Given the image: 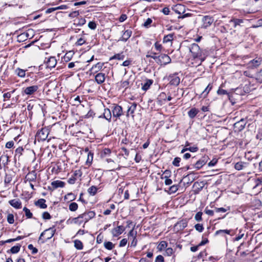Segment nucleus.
Returning a JSON list of instances; mask_svg holds the SVG:
<instances>
[{
    "label": "nucleus",
    "instance_id": "f257e3e1",
    "mask_svg": "<svg viewBox=\"0 0 262 262\" xmlns=\"http://www.w3.org/2000/svg\"><path fill=\"white\" fill-rule=\"evenodd\" d=\"M189 51L192 53L194 58H199L201 62H203L205 57L203 56L202 52L199 46L196 43H192L189 47Z\"/></svg>",
    "mask_w": 262,
    "mask_h": 262
},
{
    "label": "nucleus",
    "instance_id": "f03ea898",
    "mask_svg": "<svg viewBox=\"0 0 262 262\" xmlns=\"http://www.w3.org/2000/svg\"><path fill=\"white\" fill-rule=\"evenodd\" d=\"M56 232L55 226H52L42 232L39 236V240L42 241V243L46 242L47 240L51 239Z\"/></svg>",
    "mask_w": 262,
    "mask_h": 262
},
{
    "label": "nucleus",
    "instance_id": "7ed1b4c3",
    "mask_svg": "<svg viewBox=\"0 0 262 262\" xmlns=\"http://www.w3.org/2000/svg\"><path fill=\"white\" fill-rule=\"evenodd\" d=\"M172 10L177 13L180 14V16H178L179 18L183 19L186 17L189 16L191 15L190 13H186L183 14L185 11V7L184 5L182 4H177L174 6L172 8Z\"/></svg>",
    "mask_w": 262,
    "mask_h": 262
},
{
    "label": "nucleus",
    "instance_id": "20e7f679",
    "mask_svg": "<svg viewBox=\"0 0 262 262\" xmlns=\"http://www.w3.org/2000/svg\"><path fill=\"white\" fill-rule=\"evenodd\" d=\"M49 134V129L46 128H43L38 131L36 137L37 138L38 141H43L47 138Z\"/></svg>",
    "mask_w": 262,
    "mask_h": 262
},
{
    "label": "nucleus",
    "instance_id": "39448f33",
    "mask_svg": "<svg viewBox=\"0 0 262 262\" xmlns=\"http://www.w3.org/2000/svg\"><path fill=\"white\" fill-rule=\"evenodd\" d=\"M171 58L169 56L165 54H161L158 56L157 63L160 65H166L170 63Z\"/></svg>",
    "mask_w": 262,
    "mask_h": 262
},
{
    "label": "nucleus",
    "instance_id": "423d86ee",
    "mask_svg": "<svg viewBox=\"0 0 262 262\" xmlns=\"http://www.w3.org/2000/svg\"><path fill=\"white\" fill-rule=\"evenodd\" d=\"M214 21V19L212 17L210 16H205L203 17L202 21V27L203 28H207L211 26Z\"/></svg>",
    "mask_w": 262,
    "mask_h": 262
},
{
    "label": "nucleus",
    "instance_id": "0eeeda50",
    "mask_svg": "<svg viewBox=\"0 0 262 262\" xmlns=\"http://www.w3.org/2000/svg\"><path fill=\"white\" fill-rule=\"evenodd\" d=\"M112 113L114 117L119 118L123 115L122 107L119 105H115L113 106Z\"/></svg>",
    "mask_w": 262,
    "mask_h": 262
},
{
    "label": "nucleus",
    "instance_id": "6e6552de",
    "mask_svg": "<svg viewBox=\"0 0 262 262\" xmlns=\"http://www.w3.org/2000/svg\"><path fill=\"white\" fill-rule=\"evenodd\" d=\"M187 226V222L186 220H181L177 222L174 226V230L179 232L183 230Z\"/></svg>",
    "mask_w": 262,
    "mask_h": 262
},
{
    "label": "nucleus",
    "instance_id": "1a4fd4ad",
    "mask_svg": "<svg viewBox=\"0 0 262 262\" xmlns=\"http://www.w3.org/2000/svg\"><path fill=\"white\" fill-rule=\"evenodd\" d=\"M95 213L94 211H90L87 212H84L81 214H80V217H82L84 222L86 223L90 220L93 219L95 216Z\"/></svg>",
    "mask_w": 262,
    "mask_h": 262
},
{
    "label": "nucleus",
    "instance_id": "9d476101",
    "mask_svg": "<svg viewBox=\"0 0 262 262\" xmlns=\"http://www.w3.org/2000/svg\"><path fill=\"white\" fill-rule=\"evenodd\" d=\"M136 107H137V104L135 102L130 103V105H128V106H127L126 117H128L130 115L132 118L133 119H134V113L136 110Z\"/></svg>",
    "mask_w": 262,
    "mask_h": 262
},
{
    "label": "nucleus",
    "instance_id": "9b49d317",
    "mask_svg": "<svg viewBox=\"0 0 262 262\" xmlns=\"http://www.w3.org/2000/svg\"><path fill=\"white\" fill-rule=\"evenodd\" d=\"M47 68L50 69L54 68L57 63V60L55 57L51 56L47 60L45 61Z\"/></svg>",
    "mask_w": 262,
    "mask_h": 262
},
{
    "label": "nucleus",
    "instance_id": "f8f14e48",
    "mask_svg": "<svg viewBox=\"0 0 262 262\" xmlns=\"http://www.w3.org/2000/svg\"><path fill=\"white\" fill-rule=\"evenodd\" d=\"M125 230V228L123 226H118L111 231V233L113 237H117L121 234Z\"/></svg>",
    "mask_w": 262,
    "mask_h": 262
},
{
    "label": "nucleus",
    "instance_id": "ddd939ff",
    "mask_svg": "<svg viewBox=\"0 0 262 262\" xmlns=\"http://www.w3.org/2000/svg\"><path fill=\"white\" fill-rule=\"evenodd\" d=\"M9 156L5 152L0 157V168L5 167L8 163Z\"/></svg>",
    "mask_w": 262,
    "mask_h": 262
},
{
    "label": "nucleus",
    "instance_id": "4468645a",
    "mask_svg": "<svg viewBox=\"0 0 262 262\" xmlns=\"http://www.w3.org/2000/svg\"><path fill=\"white\" fill-rule=\"evenodd\" d=\"M9 204L15 209H20L22 207L21 201L18 199H15L9 201Z\"/></svg>",
    "mask_w": 262,
    "mask_h": 262
},
{
    "label": "nucleus",
    "instance_id": "2eb2a0df",
    "mask_svg": "<svg viewBox=\"0 0 262 262\" xmlns=\"http://www.w3.org/2000/svg\"><path fill=\"white\" fill-rule=\"evenodd\" d=\"M246 123L247 122L245 119H241L239 121L234 123V127L238 131H241L245 128Z\"/></svg>",
    "mask_w": 262,
    "mask_h": 262
},
{
    "label": "nucleus",
    "instance_id": "dca6fc26",
    "mask_svg": "<svg viewBox=\"0 0 262 262\" xmlns=\"http://www.w3.org/2000/svg\"><path fill=\"white\" fill-rule=\"evenodd\" d=\"M95 80L98 84H101L105 80V74L103 73H98L95 75Z\"/></svg>",
    "mask_w": 262,
    "mask_h": 262
},
{
    "label": "nucleus",
    "instance_id": "f3484780",
    "mask_svg": "<svg viewBox=\"0 0 262 262\" xmlns=\"http://www.w3.org/2000/svg\"><path fill=\"white\" fill-rule=\"evenodd\" d=\"M38 89L37 85H32L30 86L27 87L24 90V93L28 95H31L34 94Z\"/></svg>",
    "mask_w": 262,
    "mask_h": 262
},
{
    "label": "nucleus",
    "instance_id": "a211bd4d",
    "mask_svg": "<svg viewBox=\"0 0 262 262\" xmlns=\"http://www.w3.org/2000/svg\"><path fill=\"white\" fill-rule=\"evenodd\" d=\"M36 173L35 171L29 172L26 177V181L29 182L36 181Z\"/></svg>",
    "mask_w": 262,
    "mask_h": 262
},
{
    "label": "nucleus",
    "instance_id": "6ab92c4d",
    "mask_svg": "<svg viewBox=\"0 0 262 262\" xmlns=\"http://www.w3.org/2000/svg\"><path fill=\"white\" fill-rule=\"evenodd\" d=\"M132 31L130 30H127L123 33L122 36L119 39V41H126L131 36Z\"/></svg>",
    "mask_w": 262,
    "mask_h": 262
},
{
    "label": "nucleus",
    "instance_id": "aec40b11",
    "mask_svg": "<svg viewBox=\"0 0 262 262\" xmlns=\"http://www.w3.org/2000/svg\"><path fill=\"white\" fill-rule=\"evenodd\" d=\"M51 185L53 189L62 188L64 186V182L59 180L54 181L51 183Z\"/></svg>",
    "mask_w": 262,
    "mask_h": 262
},
{
    "label": "nucleus",
    "instance_id": "412c9836",
    "mask_svg": "<svg viewBox=\"0 0 262 262\" xmlns=\"http://www.w3.org/2000/svg\"><path fill=\"white\" fill-rule=\"evenodd\" d=\"M68 222H70V223H74L75 224L80 225L83 222L82 217H80V215L77 217H74L72 219H69L68 220Z\"/></svg>",
    "mask_w": 262,
    "mask_h": 262
},
{
    "label": "nucleus",
    "instance_id": "4be33fe9",
    "mask_svg": "<svg viewBox=\"0 0 262 262\" xmlns=\"http://www.w3.org/2000/svg\"><path fill=\"white\" fill-rule=\"evenodd\" d=\"M103 117L110 122L112 118L111 111L109 108H105L103 114Z\"/></svg>",
    "mask_w": 262,
    "mask_h": 262
},
{
    "label": "nucleus",
    "instance_id": "5701e85b",
    "mask_svg": "<svg viewBox=\"0 0 262 262\" xmlns=\"http://www.w3.org/2000/svg\"><path fill=\"white\" fill-rule=\"evenodd\" d=\"M206 163V158L205 157L198 160L195 164V167L197 169H200Z\"/></svg>",
    "mask_w": 262,
    "mask_h": 262
},
{
    "label": "nucleus",
    "instance_id": "b1692460",
    "mask_svg": "<svg viewBox=\"0 0 262 262\" xmlns=\"http://www.w3.org/2000/svg\"><path fill=\"white\" fill-rule=\"evenodd\" d=\"M152 82L153 81L151 79H146L145 82L142 84V89L144 91H147L152 84Z\"/></svg>",
    "mask_w": 262,
    "mask_h": 262
},
{
    "label": "nucleus",
    "instance_id": "393cba45",
    "mask_svg": "<svg viewBox=\"0 0 262 262\" xmlns=\"http://www.w3.org/2000/svg\"><path fill=\"white\" fill-rule=\"evenodd\" d=\"M74 54V53L73 51H70L67 52L63 57V60L66 62L70 61L72 59Z\"/></svg>",
    "mask_w": 262,
    "mask_h": 262
},
{
    "label": "nucleus",
    "instance_id": "a878e982",
    "mask_svg": "<svg viewBox=\"0 0 262 262\" xmlns=\"http://www.w3.org/2000/svg\"><path fill=\"white\" fill-rule=\"evenodd\" d=\"M46 200L43 199H40L37 201L35 204L38 206L40 208L45 209L47 207L46 204Z\"/></svg>",
    "mask_w": 262,
    "mask_h": 262
},
{
    "label": "nucleus",
    "instance_id": "bb28decb",
    "mask_svg": "<svg viewBox=\"0 0 262 262\" xmlns=\"http://www.w3.org/2000/svg\"><path fill=\"white\" fill-rule=\"evenodd\" d=\"M199 110L195 108H192L188 112V114L190 118H193L199 113Z\"/></svg>",
    "mask_w": 262,
    "mask_h": 262
},
{
    "label": "nucleus",
    "instance_id": "cd10ccee",
    "mask_svg": "<svg viewBox=\"0 0 262 262\" xmlns=\"http://www.w3.org/2000/svg\"><path fill=\"white\" fill-rule=\"evenodd\" d=\"M124 58L125 56L123 55V53H120L114 55L113 56L110 58V60H111L113 59H117L119 60H122L124 59Z\"/></svg>",
    "mask_w": 262,
    "mask_h": 262
},
{
    "label": "nucleus",
    "instance_id": "c85d7f7f",
    "mask_svg": "<svg viewBox=\"0 0 262 262\" xmlns=\"http://www.w3.org/2000/svg\"><path fill=\"white\" fill-rule=\"evenodd\" d=\"M74 247L77 250H82L83 248L82 243L78 239H76L74 241Z\"/></svg>",
    "mask_w": 262,
    "mask_h": 262
},
{
    "label": "nucleus",
    "instance_id": "c756f323",
    "mask_svg": "<svg viewBox=\"0 0 262 262\" xmlns=\"http://www.w3.org/2000/svg\"><path fill=\"white\" fill-rule=\"evenodd\" d=\"M230 23H233L234 28H236L237 26H239L243 23V20L242 19L233 18L230 20Z\"/></svg>",
    "mask_w": 262,
    "mask_h": 262
},
{
    "label": "nucleus",
    "instance_id": "7c9ffc66",
    "mask_svg": "<svg viewBox=\"0 0 262 262\" xmlns=\"http://www.w3.org/2000/svg\"><path fill=\"white\" fill-rule=\"evenodd\" d=\"M104 247L108 250H111L115 248V244L111 242H105L104 243Z\"/></svg>",
    "mask_w": 262,
    "mask_h": 262
},
{
    "label": "nucleus",
    "instance_id": "2f4dec72",
    "mask_svg": "<svg viewBox=\"0 0 262 262\" xmlns=\"http://www.w3.org/2000/svg\"><path fill=\"white\" fill-rule=\"evenodd\" d=\"M211 89H212V86L210 85V84H209L208 85V86L206 88V89L204 90V91L202 93L201 97L205 98L207 96L208 94L209 93L210 91L211 90Z\"/></svg>",
    "mask_w": 262,
    "mask_h": 262
},
{
    "label": "nucleus",
    "instance_id": "473e14b6",
    "mask_svg": "<svg viewBox=\"0 0 262 262\" xmlns=\"http://www.w3.org/2000/svg\"><path fill=\"white\" fill-rule=\"evenodd\" d=\"M97 188L95 186H92L88 189L89 193L92 196L95 195L97 192Z\"/></svg>",
    "mask_w": 262,
    "mask_h": 262
},
{
    "label": "nucleus",
    "instance_id": "72a5a7b5",
    "mask_svg": "<svg viewBox=\"0 0 262 262\" xmlns=\"http://www.w3.org/2000/svg\"><path fill=\"white\" fill-rule=\"evenodd\" d=\"M173 34H169L167 35H165L163 38V42L167 43L169 42H171L173 39Z\"/></svg>",
    "mask_w": 262,
    "mask_h": 262
},
{
    "label": "nucleus",
    "instance_id": "f704fd0d",
    "mask_svg": "<svg viewBox=\"0 0 262 262\" xmlns=\"http://www.w3.org/2000/svg\"><path fill=\"white\" fill-rule=\"evenodd\" d=\"M157 55V53H155V52H150V53H148L147 54V55H146V57L147 58H153L155 61L157 63L158 62V56H156Z\"/></svg>",
    "mask_w": 262,
    "mask_h": 262
},
{
    "label": "nucleus",
    "instance_id": "c9c22d12",
    "mask_svg": "<svg viewBox=\"0 0 262 262\" xmlns=\"http://www.w3.org/2000/svg\"><path fill=\"white\" fill-rule=\"evenodd\" d=\"M167 246V243L166 241H161L158 246V249L159 251H162L165 249Z\"/></svg>",
    "mask_w": 262,
    "mask_h": 262
},
{
    "label": "nucleus",
    "instance_id": "e433bc0d",
    "mask_svg": "<svg viewBox=\"0 0 262 262\" xmlns=\"http://www.w3.org/2000/svg\"><path fill=\"white\" fill-rule=\"evenodd\" d=\"M103 66V64L101 62H98L97 64L94 65L92 68L91 70H95L96 72H97L100 70Z\"/></svg>",
    "mask_w": 262,
    "mask_h": 262
},
{
    "label": "nucleus",
    "instance_id": "4c0bfd02",
    "mask_svg": "<svg viewBox=\"0 0 262 262\" xmlns=\"http://www.w3.org/2000/svg\"><path fill=\"white\" fill-rule=\"evenodd\" d=\"M20 247L21 246L19 244H17V245L12 247L10 249L11 252L13 254L17 253L19 251Z\"/></svg>",
    "mask_w": 262,
    "mask_h": 262
},
{
    "label": "nucleus",
    "instance_id": "58836bf2",
    "mask_svg": "<svg viewBox=\"0 0 262 262\" xmlns=\"http://www.w3.org/2000/svg\"><path fill=\"white\" fill-rule=\"evenodd\" d=\"M78 204L75 202L71 203L69 205V210L71 211H75L78 209Z\"/></svg>",
    "mask_w": 262,
    "mask_h": 262
},
{
    "label": "nucleus",
    "instance_id": "ea45409f",
    "mask_svg": "<svg viewBox=\"0 0 262 262\" xmlns=\"http://www.w3.org/2000/svg\"><path fill=\"white\" fill-rule=\"evenodd\" d=\"M244 164L243 162H237L234 165V168L237 170H242L244 167Z\"/></svg>",
    "mask_w": 262,
    "mask_h": 262
},
{
    "label": "nucleus",
    "instance_id": "a19ab883",
    "mask_svg": "<svg viewBox=\"0 0 262 262\" xmlns=\"http://www.w3.org/2000/svg\"><path fill=\"white\" fill-rule=\"evenodd\" d=\"M17 75L20 77H24L26 75V71L18 68L16 70Z\"/></svg>",
    "mask_w": 262,
    "mask_h": 262
},
{
    "label": "nucleus",
    "instance_id": "79ce46f5",
    "mask_svg": "<svg viewBox=\"0 0 262 262\" xmlns=\"http://www.w3.org/2000/svg\"><path fill=\"white\" fill-rule=\"evenodd\" d=\"M23 210L25 211V215L27 218L31 219L32 217L33 214L28 208L27 207H24Z\"/></svg>",
    "mask_w": 262,
    "mask_h": 262
},
{
    "label": "nucleus",
    "instance_id": "37998d69",
    "mask_svg": "<svg viewBox=\"0 0 262 262\" xmlns=\"http://www.w3.org/2000/svg\"><path fill=\"white\" fill-rule=\"evenodd\" d=\"M7 222L9 224H13L14 222L13 214H11V213L8 214V215H7Z\"/></svg>",
    "mask_w": 262,
    "mask_h": 262
},
{
    "label": "nucleus",
    "instance_id": "c03bdc74",
    "mask_svg": "<svg viewBox=\"0 0 262 262\" xmlns=\"http://www.w3.org/2000/svg\"><path fill=\"white\" fill-rule=\"evenodd\" d=\"M229 210H230L229 207H228L227 209L223 208V207L215 208V211L217 213H219V212L224 213Z\"/></svg>",
    "mask_w": 262,
    "mask_h": 262
},
{
    "label": "nucleus",
    "instance_id": "a18cd8bd",
    "mask_svg": "<svg viewBox=\"0 0 262 262\" xmlns=\"http://www.w3.org/2000/svg\"><path fill=\"white\" fill-rule=\"evenodd\" d=\"M111 152L109 148H104L101 152V156L105 157L110 155Z\"/></svg>",
    "mask_w": 262,
    "mask_h": 262
},
{
    "label": "nucleus",
    "instance_id": "49530a36",
    "mask_svg": "<svg viewBox=\"0 0 262 262\" xmlns=\"http://www.w3.org/2000/svg\"><path fill=\"white\" fill-rule=\"evenodd\" d=\"M256 79L258 82L262 83V70L256 74Z\"/></svg>",
    "mask_w": 262,
    "mask_h": 262
},
{
    "label": "nucleus",
    "instance_id": "de8ad7c7",
    "mask_svg": "<svg viewBox=\"0 0 262 262\" xmlns=\"http://www.w3.org/2000/svg\"><path fill=\"white\" fill-rule=\"evenodd\" d=\"M261 60L259 59H253L251 61V63L252 66L254 67H256L258 66L260 64Z\"/></svg>",
    "mask_w": 262,
    "mask_h": 262
},
{
    "label": "nucleus",
    "instance_id": "09e8293b",
    "mask_svg": "<svg viewBox=\"0 0 262 262\" xmlns=\"http://www.w3.org/2000/svg\"><path fill=\"white\" fill-rule=\"evenodd\" d=\"M170 175H171L170 171L169 170H165L164 171L163 174L161 178L162 179L168 178L169 177H170Z\"/></svg>",
    "mask_w": 262,
    "mask_h": 262
},
{
    "label": "nucleus",
    "instance_id": "8fccbe9b",
    "mask_svg": "<svg viewBox=\"0 0 262 262\" xmlns=\"http://www.w3.org/2000/svg\"><path fill=\"white\" fill-rule=\"evenodd\" d=\"M23 237L21 236H17V237L15 238H11V239H7L6 241H5L4 242L5 243H11L12 242H15V241H19L20 239H23Z\"/></svg>",
    "mask_w": 262,
    "mask_h": 262
},
{
    "label": "nucleus",
    "instance_id": "3c124183",
    "mask_svg": "<svg viewBox=\"0 0 262 262\" xmlns=\"http://www.w3.org/2000/svg\"><path fill=\"white\" fill-rule=\"evenodd\" d=\"M203 213L202 212H198L195 215L194 219L197 222H200L202 220V216Z\"/></svg>",
    "mask_w": 262,
    "mask_h": 262
},
{
    "label": "nucleus",
    "instance_id": "603ef678",
    "mask_svg": "<svg viewBox=\"0 0 262 262\" xmlns=\"http://www.w3.org/2000/svg\"><path fill=\"white\" fill-rule=\"evenodd\" d=\"M194 228L196 230L199 232H202L204 230V227L202 224H197L194 226Z\"/></svg>",
    "mask_w": 262,
    "mask_h": 262
},
{
    "label": "nucleus",
    "instance_id": "864d4df0",
    "mask_svg": "<svg viewBox=\"0 0 262 262\" xmlns=\"http://www.w3.org/2000/svg\"><path fill=\"white\" fill-rule=\"evenodd\" d=\"M180 81V79L178 77H177L173 78L170 81V83L171 84L177 85L179 84Z\"/></svg>",
    "mask_w": 262,
    "mask_h": 262
},
{
    "label": "nucleus",
    "instance_id": "5fc2aeb1",
    "mask_svg": "<svg viewBox=\"0 0 262 262\" xmlns=\"http://www.w3.org/2000/svg\"><path fill=\"white\" fill-rule=\"evenodd\" d=\"M181 161V158L179 157H176L174 159L172 164L177 167H178L180 166V162Z\"/></svg>",
    "mask_w": 262,
    "mask_h": 262
},
{
    "label": "nucleus",
    "instance_id": "6e6d98bb",
    "mask_svg": "<svg viewBox=\"0 0 262 262\" xmlns=\"http://www.w3.org/2000/svg\"><path fill=\"white\" fill-rule=\"evenodd\" d=\"M152 19L150 18H148L143 24V26L145 28H148L152 23Z\"/></svg>",
    "mask_w": 262,
    "mask_h": 262
},
{
    "label": "nucleus",
    "instance_id": "4d7b16f0",
    "mask_svg": "<svg viewBox=\"0 0 262 262\" xmlns=\"http://www.w3.org/2000/svg\"><path fill=\"white\" fill-rule=\"evenodd\" d=\"M88 27L92 30H95L96 28L97 25L95 21H90L88 24Z\"/></svg>",
    "mask_w": 262,
    "mask_h": 262
},
{
    "label": "nucleus",
    "instance_id": "13d9d810",
    "mask_svg": "<svg viewBox=\"0 0 262 262\" xmlns=\"http://www.w3.org/2000/svg\"><path fill=\"white\" fill-rule=\"evenodd\" d=\"M28 247L29 249L32 250V254H36L38 252V250L36 248L34 247L32 244L29 245Z\"/></svg>",
    "mask_w": 262,
    "mask_h": 262
},
{
    "label": "nucleus",
    "instance_id": "bf43d9fd",
    "mask_svg": "<svg viewBox=\"0 0 262 262\" xmlns=\"http://www.w3.org/2000/svg\"><path fill=\"white\" fill-rule=\"evenodd\" d=\"M85 22L86 20L84 18H80L77 20V23H76V25L81 26L83 25L85 23ZM75 24H76V23H75Z\"/></svg>",
    "mask_w": 262,
    "mask_h": 262
},
{
    "label": "nucleus",
    "instance_id": "052dcab7",
    "mask_svg": "<svg viewBox=\"0 0 262 262\" xmlns=\"http://www.w3.org/2000/svg\"><path fill=\"white\" fill-rule=\"evenodd\" d=\"M93 154L91 152H89L88 154V159L86 161V163H91L93 161Z\"/></svg>",
    "mask_w": 262,
    "mask_h": 262
},
{
    "label": "nucleus",
    "instance_id": "680f3d73",
    "mask_svg": "<svg viewBox=\"0 0 262 262\" xmlns=\"http://www.w3.org/2000/svg\"><path fill=\"white\" fill-rule=\"evenodd\" d=\"M42 217L45 220H49L51 218V216L48 212H44L42 213Z\"/></svg>",
    "mask_w": 262,
    "mask_h": 262
},
{
    "label": "nucleus",
    "instance_id": "e2e57ef3",
    "mask_svg": "<svg viewBox=\"0 0 262 262\" xmlns=\"http://www.w3.org/2000/svg\"><path fill=\"white\" fill-rule=\"evenodd\" d=\"M79 13L78 11H74L69 14V16L71 18H74L79 15Z\"/></svg>",
    "mask_w": 262,
    "mask_h": 262
},
{
    "label": "nucleus",
    "instance_id": "0e129e2a",
    "mask_svg": "<svg viewBox=\"0 0 262 262\" xmlns=\"http://www.w3.org/2000/svg\"><path fill=\"white\" fill-rule=\"evenodd\" d=\"M85 42V40L83 38H80L77 40V42H76V45L77 46H81L83 45Z\"/></svg>",
    "mask_w": 262,
    "mask_h": 262
},
{
    "label": "nucleus",
    "instance_id": "69168bd1",
    "mask_svg": "<svg viewBox=\"0 0 262 262\" xmlns=\"http://www.w3.org/2000/svg\"><path fill=\"white\" fill-rule=\"evenodd\" d=\"M178 190V185H173L169 188V190L172 193L176 192Z\"/></svg>",
    "mask_w": 262,
    "mask_h": 262
},
{
    "label": "nucleus",
    "instance_id": "338daca9",
    "mask_svg": "<svg viewBox=\"0 0 262 262\" xmlns=\"http://www.w3.org/2000/svg\"><path fill=\"white\" fill-rule=\"evenodd\" d=\"M129 85V81L128 80H125L124 81L121 82V86L122 88L126 89L128 88Z\"/></svg>",
    "mask_w": 262,
    "mask_h": 262
},
{
    "label": "nucleus",
    "instance_id": "774afa93",
    "mask_svg": "<svg viewBox=\"0 0 262 262\" xmlns=\"http://www.w3.org/2000/svg\"><path fill=\"white\" fill-rule=\"evenodd\" d=\"M164 258L162 255H159L156 258L155 262H164Z\"/></svg>",
    "mask_w": 262,
    "mask_h": 262
}]
</instances>
